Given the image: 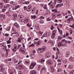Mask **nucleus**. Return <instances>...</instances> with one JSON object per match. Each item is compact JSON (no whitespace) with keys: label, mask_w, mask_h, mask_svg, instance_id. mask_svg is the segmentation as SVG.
<instances>
[{"label":"nucleus","mask_w":74,"mask_h":74,"mask_svg":"<svg viewBox=\"0 0 74 74\" xmlns=\"http://www.w3.org/2000/svg\"><path fill=\"white\" fill-rule=\"evenodd\" d=\"M41 69L40 70V73L42 74V73H45V71H46V69L45 68V67L42 66L41 65H38V70H40L41 69Z\"/></svg>","instance_id":"obj_1"},{"label":"nucleus","mask_w":74,"mask_h":74,"mask_svg":"<svg viewBox=\"0 0 74 74\" xmlns=\"http://www.w3.org/2000/svg\"><path fill=\"white\" fill-rule=\"evenodd\" d=\"M47 49V48L46 47L43 46L42 48H39L38 49V52L39 53L44 52V51H45Z\"/></svg>","instance_id":"obj_2"},{"label":"nucleus","mask_w":74,"mask_h":74,"mask_svg":"<svg viewBox=\"0 0 74 74\" xmlns=\"http://www.w3.org/2000/svg\"><path fill=\"white\" fill-rule=\"evenodd\" d=\"M56 33V30H55L53 31V32L52 33V34L51 36V37L52 39H54L55 37V35Z\"/></svg>","instance_id":"obj_3"},{"label":"nucleus","mask_w":74,"mask_h":74,"mask_svg":"<svg viewBox=\"0 0 74 74\" xmlns=\"http://www.w3.org/2000/svg\"><path fill=\"white\" fill-rule=\"evenodd\" d=\"M19 51L22 52H23V54H25V52H26V49L23 47H21L19 49Z\"/></svg>","instance_id":"obj_4"},{"label":"nucleus","mask_w":74,"mask_h":74,"mask_svg":"<svg viewBox=\"0 0 74 74\" xmlns=\"http://www.w3.org/2000/svg\"><path fill=\"white\" fill-rule=\"evenodd\" d=\"M32 5H29V6L27 8V11L28 12H30L32 11Z\"/></svg>","instance_id":"obj_5"},{"label":"nucleus","mask_w":74,"mask_h":74,"mask_svg":"<svg viewBox=\"0 0 74 74\" xmlns=\"http://www.w3.org/2000/svg\"><path fill=\"white\" fill-rule=\"evenodd\" d=\"M51 57V52H49L47 53V54L45 56V58H50Z\"/></svg>","instance_id":"obj_6"},{"label":"nucleus","mask_w":74,"mask_h":74,"mask_svg":"<svg viewBox=\"0 0 74 74\" xmlns=\"http://www.w3.org/2000/svg\"><path fill=\"white\" fill-rule=\"evenodd\" d=\"M35 65H36V63L34 62H32L30 66V68L31 69H32L35 66Z\"/></svg>","instance_id":"obj_7"},{"label":"nucleus","mask_w":74,"mask_h":74,"mask_svg":"<svg viewBox=\"0 0 74 74\" xmlns=\"http://www.w3.org/2000/svg\"><path fill=\"white\" fill-rule=\"evenodd\" d=\"M73 20V16H71V17L67 19V21L68 23H70V22L71 21H72Z\"/></svg>","instance_id":"obj_8"},{"label":"nucleus","mask_w":74,"mask_h":74,"mask_svg":"<svg viewBox=\"0 0 74 74\" xmlns=\"http://www.w3.org/2000/svg\"><path fill=\"white\" fill-rule=\"evenodd\" d=\"M62 6H63V3L61 4H58L57 5H56V8H59V7H62Z\"/></svg>","instance_id":"obj_9"},{"label":"nucleus","mask_w":74,"mask_h":74,"mask_svg":"<svg viewBox=\"0 0 74 74\" xmlns=\"http://www.w3.org/2000/svg\"><path fill=\"white\" fill-rule=\"evenodd\" d=\"M47 63L49 66H51V65L52 64V61H47Z\"/></svg>","instance_id":"obj_10"},{"label":"nucleus","mask_w":74,"mask_h":74,"mask_svg":"<svg viewBox=\"0 0 74 74\" xmlns=\"http://www.w3.org/2000/svg\"><path fill=\"white\" fill-rule=\"evenodd\" d=\"M50 69H51V71L52 73H53L54 71H55V70L54 69V67L52 66H50Z\"/></svg>","instance_id":"obj_11"},{"label":"nucleus","mask_w":74,"mask_h":74,"mask_svg":"<svg viewBox=\"0 0 74 74\" xmlns=\"http://www.w3.org/2000/svg\"><path fill=\"white\" fill-rule=\"evenodd\" d=\"M67 67L70 69H73V65L71 64L69 65Z\"/></svg>","instance_id":"obj_12"},{"label":"nucleus","mask_w":74,"mask_h":74,"mask_svg":"<svg viewBox=\"0 0 74 74\" xmlns=\"http://www.w3.org/2000/svg\"><path fill=\"white\" fill-rule=\"evenodd\" d=\"M0 71L1 72H3L4 71V69L3 68V66L2 65L0 66Z\"/></svg>","instance_id":"obj_13"},{"label":"nucleus","mask_w":74,"mask_h":74,"mask_svg":"<svg viewBox=\"0 0 74 74\" xmlns=\"http://www.w3.org/2000/svg\"><path fill=\"white\" fill-rule=\"evenodd\" d=\"M52 16L53 19L56 18V14L55 13H53L52 14Z\"/></svg>","instance_id":"obj_14"},{"label":"nucleus","mask_w":74,"mask_h":74,"mask_svg":"<svg viewBox=\"0 0 74 74\" xmlns=\"http://www.w3.org/2000/svg\"><path fill=\"white\" fill-rule=\"evenodd\" d=\"M74 60V58L72 57H70L69 58V60L71 62H73Z\"/></svg>","instance_id":"obj_15"},{"label":"nucleus","mask_w":74,"mask_h":74,"mask_svg":"<svg viewBox=\"0 0 74 74\" xmlns=\"http://www.w3.org/2000/svg\"><path fill=\"white\" fill-rule=\"evenodd\" d=\"M54 7H55V4L54 3H53L50 5V8L51 9H53Z\"/></svg>","instance_id":"obj_16"},{"label":"nucleus","mask_w":74,"mask_h":74,"mask_svg":"<svg viewBox=\"0 0 74 74\" xmlns=\"http://www.w3.org/2000/svg\"><path fill=\"white\" fill-rule=\"evenodd\" d=\"M24 68H25V67H24V66L23 65H21L19 66V69H20V70H23Z\"/></svg>","instance_id":"obj_17"},{"label":"nucleus","mask_w":74,"mask_h":74,"mask_svg":"<svg viewBox=\"0 0 74 74\" xmlns=\"http://www.w3.org/2000/svg\"><path fill=\"white\" fill-rule=\"evenodd\" d=\"M31 74H35L36 73V71L35 70H32L31 71Z\"/></svg>","instance_id":"obj_18"},{"label":"nucleus","mask_w":74,"mask_h":74,"mask_svg":"<svg viewBox=\"0 0 74 74\" xmlns=\"http://www.w3.org/2000/svg\"><path fill=\"white\" fill-rule=\"evenodd\" d=\"M64 45H63V43L62 42H60L59 43V45H58V46L59 47H61V46H64Z\"/></svg>","instance_id":"obj_19"},{"label":"nucleus","mask_w":74,"mask_h":74,"mask_svg":"<svg viewBox=\"0 0 74 74\" xmlns=\"http://www.w3.org/2000/svg\"><path fill=\"white\" fill-rule=\"evenodd\" d=\"M45 62V60L44 59H42V60H39V62L40 63H44Z\"/></svg>","instance_id":"obj_20"},{"label":"nucleus","mask_w":74,"mask_h":74,"mask_svg":"<svg viewBox=\"0 0 74 74\" xmlns=\"http://www.w3.org/2000/svg\"><path fill=\"white\" fill-rule=\"evenodd\" d=\"M31 17L32 19H36V15L31 16Z\"/></svg>","instance_id":"obj_21"},{"label":"nucleus","mask_w":74,"mask_h":74,"mask_svg":"<svg viewBox=\"0 0 74 74\" xmlns=\"http://www.w3.org/2000/svg\"><path fill=\"white\" fill-rule=\"evenodd\" d=\"M14 25L15 26H16L17 28H19V25L16 23H15Z\"/></svg>","instance_id":"obj_22"},{"label":"nucleus","mask_w":74,"mask_h":74,"mask_svg":"<svg viewBox=\"0 0 74 74\" xmlns=\"http://www.w3.org/2000/svg\"><path fill=\"white\" fill-rule=\"evenodd\" d=\"M24 22L25 23H27V22H28V19H26L25 20H24Z\"/></svg>","instance_id":"obj_23"},{"label":"nucleus","mask_w":74,"mask_h":74,"mask_svg":"<svg viewBox=\"0 0 74 74\" xmlns=\"http://www.w3.org/2000/svg\"><path fill=\"white\" fill-rule=\"evenodd\" d=\"M13 16H14V18H15V19H16V18L18 16V15H17V14H14L13 15Z\"/></svg>","instance_id":"obj_24"},{"label":"nucleus","mask_w":74,"mask_h":74,"mask_svg":"<svg viewBox=\"0 0 74 74\" xmlns=\"http://www.w3.org/2000/svg\"><path fill=\"white\" fill-rule=\"evenodd\" d=\"M47 32H46V33H45V34H43L42 36V37H47Z\"/></svg>","instance_id":"obj_25"},{"label":"nucleus","mask_w":74,"mask_h":74,"mask_svg":"<svg viewBox=\"0 0 74 74\" xmlns=\"http://www.w3.org/2000/svg\"><path fill=\"white\" fill-rule=\"evenodd\" d=\"M52 12H58V11L56 9H53L52 10Z\"/></svg>","instance_id":"obj_26"},{"label":"nucleus","mask_w":74,"mask_h":74,"mask_svg":"<svg viewBox=\"0 0 74 74\" xmlns=\"http://www.w3.org/2000/svg\"><path fill=\"white\" fill-rule=\"evenodd\" d=\"M6 30H7V31H9L10 30V27H7V28L6 29Z\"/></svg>","instance_id":"obj_27"},{"label":"nucleus","mask_w":74,"mask_h":74,"mask_svg":"<svg viewBox=\"0 0 74 74\" xmlns=\"http://www.w3.org/2000/svg\"><path fill=\"white\" fill-rule=\"evenodd\" d=\"M40 45V41H38L37 42V46H39Z\"/></svg>","instance_id":"obj_28"},{"label":"nucleus","mask_w":74,"mask_h":74,"mask_svg":"<svg viewBox=\"0 0 74 74\" xmlns=\"http://www.w3.org/2000/svg\"><path fill=\"white\" fill-rule=\"evenodd\" d=\"M43 8L44 9V10H47L48 8H47V5H46L45 6H44Z\"/></svg>","instance_id":"obj_29"},{"label":"nucleus","mask_w":74,"mask_h":74,"mask_svg":"<svg viewBox=\"0 0 74 74\" xmlns=\"http://www.w3.org/2000/svg\"><path fill=\"white\" fill-rule=\"evenodd\" d=\"M42 32L41 33V31H40L39 32L38 34L39 36H41L42 35Z\"/></svg>","instance_id":"obj_30"},{"label":"nucleus","mask_w":74,"mask_h":74,"mask_svg":"<svg viewBox=\"0 0 74 74\" xmlns=\"http://www.w3.org/2000/svg\"><path fill=\"white\" fill-rule=\"evenodd\" d=\"M21 39L19 38H18L17 39V42H21Z\"/></svg>","instance_id":"obj_31"},{"label":"nucleus","mask_w":74,"mask_h":74,"mask_svg":"<svg viewBox=\"0 0 74 74\" xmlns=\"http://www.w3.org/2000/svg\"><path fill=\"white\" fill-rule=\"evenodd\" d=\"M44 22L42 20H40V23H44Z\"/></svg>","instance_id":"obj_32"},{"label":"nucleus","mask_w":74,"mask_h":74,"mask_svg":"<svg viewBox=\"0 0 74 74\" xmlns=\"http://www.w3.org/2000/svg\"><path fill=\"white\" fill-rule=\"evenodd\" d=\"M7 44H10V43L11 42V41L9 40H8L7 41Z\"/></svg>","instance_id":"obj_33"},{"label":"nucleus","mask_w":74,"mask_h":74,"mask_svg":"<svg viewBox=\"0 0 74 74\" xmlns=\"http://www.w3.org/2000/svg\"><path fill=\"white\" fill-rule=\"evenodd\" d=\"M64 63H67V59H65L64 61H63Z\"/></svg>","instance_id":"obj_34"},{"label":"nucleus","mask_w":74,"mask_h":74,"mask_svg":"<svg viewBox=\"0 0 74 74\" xmlns=\"http://www.w3.org/2000/svg\"><path fill=\"white\" fill-rule=\"evenodd\" d=\"M19 7H20L19 5H17L15 8H14L13 9L14 10H16L17 8H19Z\"/></svg>","instance_id":"obj_35"},{"label":"nucleus","mask_w":74,"mask_h":74,"mask_svg":"<svg viewBox=\"0 0 74 74\" xmlns=\"http://www.w3.org/2000/svg\"><path fill=\"white\" fill-rule=\"evenodd\" d=\"M51 4H53V2H52V1H51L50 3H48V5H51Z\"/></svg>","instance_id":"obj_36"},{"label":"nucleus","mask_w":74,"mask_h":74,"mask_svg":"<svg viewBox=\"0 0 74 74\" xmlns=\"http://www.w3.org/2000/svg\"><path fill=\"white\" fill-rule=\"evenodd\" d=\"M58 3H61V2H62L63 1V0H58Z\"/></svg>","instance_id":"obj_37"},{"label":"nucleus","mask_w":74,"mask_h":74,"mask_svg":"<svg viewBox=\"0 0 74 74\" xmlns=\"http://www.w3.org/2000/svg\"><path fill=\"white\" fill-rule=\"evenodd\" d=\"M40 19H45V17L43 16H40Z\"/></svg>","instance_id":"obj_38"},{"label":"nucleus","mask_w":74,"mask_h":74,"mask_svg":"<svg viewBox=\"0 0 74 74\" xmlns=\"http://www.w3.org/2000/svg\"><path fill=\"white\" fill-rule=\"evenodd\" d=\"M14 26L12 27V31L13 32H16V30L15 28H14Z\"/></svg>","instance_id":"obj_39"},{"label":"nucleus","mask_w":74,"mask_h":74,"mask_svg":"<svg viewBox=\"0 0 74 74\" xmlns=\"http://www.w3.org/2000/svg\"><path fill=\"white\" fill-rule=\"evenodd\" d=\"M34 44H32L30 45L29 46V47H34Z\"/></svg>","instance_id":"obj_40"},{"label":"nucleus","mask_w":74,"mask_h":74,"mask_svg":"<svg viewBox=\"0 0 74 74\" xmlns=\"http://www.w3.org/2000/svg\"><path fill=\"white\" fill-rule=\"evenodd\" d=\"M69 55H70V53H69V52H68L66 53V56H69Z\"/></svg>","instance_id":"obj_41"},{"label":"nucleus","mask_w":74,"mask_h":74,"mask_svg":"<svg viewBox=\"0 0 74 74\" xmlns=\"http://www.w3.org/2000/svg\"><path fill=\"white\" fill-rule=\"evenodd\" d=\"M3 5H4V3H0V5H1V7H4V6H3Z\"/></svg>","instance_id":"obj_42"},{"label":"nucleus","mask_w":74,"mask_h":74,"mask_svg":"<svg viewBox=\"0 0 74 74\" xmlns=\"http://www.w3.org/2000/svg\"><path fill=\"white\" fill-rule=\"evenodd\" d=\"M2 18L3 19H4L5 18V15H2Z\"/></svg>","instance_id":"obj_43"},{"label":"nucleus","mask_w":74,"mask_h":74,"mask_svg":"<svg viewBox=\"0 0 74 74\" xmlns=\"http://www.w3.org/2000/svg\"><path fill=\"white\" fill-rule=\"evenodd\" d=\"M67 14V13L62 12V14L63 16H65Z\"/></svg>","instance_id":"obj_44"},{"label":"nucleus","mask_w":74,"mask_h":74,"mask_svg":"<svg viewBox=\"0 0 74 74\" xmlns=\"http://www.w3.org/2000/svg\"><path fill=\"white\" fill-rule=\"evenodd\" d=\"M5 56L6 57L8 56V52H6L5 54Z\"/></svg>","instance_id":"obj_45"},{"label":"nucleus","mask_w":74,"mask_h":74,"mask_svg":"<svg viewBox=\"0 0 74 74\" xmlns=\"http://www.w3.org/2000/svg\"><path fill=\"white\" fill-rule=\"evenodd\" d=\"M7 15L8 16H10V13L8 12H6V13Z\"/></svg>","instance_id":"obj_46"},{"label":"nucleus","mask_w":74,"mask_h":74,"mask_svg":"<svg viewBox=\"0 0 74 74\" xmlns=\"http://www.w3.org/2000/svg\"><path fill=\"white\" fill-rule=\"evenodd\" d=\"M18 62V60H15L14 61V64L16 63H17Z\"/></svg>","instance_id":"obj_47"},{"label":"nucleus","mask_w":74,"mask_h":74,"mask_svg":"<svg viewBox=\"0 0 74 74\" xmlns=\"http://www.w3.org/2000/svg\"><path fill=\"white\" fill-rule=\"evenodd\" d=\"M71 27H72L73 29H74V23L72 25H71Z\"/></svg>","instance_id":"obj_48"},{"label":"nucleus","mask_w":74,"mask_h":74,"mask_svg":"<svg viewBox=\"0 0 74 74\" xmlns=\"http://www.w3.org/2000/svg\"><path fill=\"white\" fill-rule=\"evenodd\" d=\"M19 22H22L23 21H24V19H20L19 20Z\"/></svg>","instance_id":"obj_49"},{"label":"nucleus","mask_w":74,"mask_h":74,"mask_svg":"<svg viewBox=\"0 0 74 74\" xmlns=\"http://www.w3.org/2000/svg\"><path fill=\"white\" fill-rule=\"evenodd\" d=\"M16 49H16L14 48V49L13 50L14 52H15V51H16Z\"/></svg>","instance_id":"obj_50"},{"label":"nucleus","mask_w":74,"mask_h":74,"mask_svg":"<svg viewBox=\"0 0 74 74\" xmlns=\"http://www.w3.org/2000/svg\"><path fill=\"white\" fill-rule=\"evenodd\" d=\"M3 49H7V47H6V46H4L3 47Z\"/></svg>","instance_id":"obj_51"},{"label":"nucleus","mask_w":74,"mask_h":74,"mask_svg":"<svg viewBox=\"0 0 74 74\" xmlns=\"http://www.w3.org/2000/svg\"><path fill=\"white\" fill-rule=\"evenodd\" d=\"M70 32L71 34H72V33H73L74 32V31H72V30H70Z\"/></svg>","instance_id":"obj_52"},{"label":"nucleus","mask_w":74,"mask_h":74,"mask_svg":"<svg viewBox=\"0 0 74 74\" xmlns=\"http://www.w3.org/2000/svg\"><path fill=\"white\" fill-rule=\"evenodd\" d=\"M23 40V38L22 37V35L20 36V39Z\"/></svg>","instance_id":"obj_53"},{"label":"nucleus","mask_w":74,"mask_h":74,"mask_svg":"<svg viewBox=\"0 0 74 74\" xmlns=\"http://www.w3.org/2000/svg\"><path fill=\"white\" fill-rule=\"evenodd\" d=\"M18 74H22V72L21 71H20L18 72Z\"/></svg>","instance_id":"obj_54"},{"label":"nucleus","mask_w":74,"mask_h":74,"mask_svg":"<svg viewBox=\"0 0 74 74\" xmlns=\"http://www.w3.org/2000/svg\"><path fill=\"white\" fill-rule=\"evenodd\" d=\"M59 27H62V26H63V25L62 24H59Z\"/></svg>","instance_id":"obj_55"},{"label":"nucleus","mask_w":74,"mask_h":74,"mask_svg":"<svg viewBox=\"0 0 74 74\" xmlns=\"http://www.w3.org/2000/svg\"><path fill=\"white\" fill-rule=\"evenodd\" d=\"M14 48H16V49H17V45H14Z\"/></svg>","instance_id":"obj_56"},{"label":"nucleus","mask_w":74,"mask_h":74,"mask_svg":"<svg viewBox=\"0 0 74 74\" xmlns=\"http://www.w3.org/2000/svg\"><path fill=\"white\" fill-rule=\"evenodd\" d=\"M59 32H60V34H62V33H63V32L61 30Z\"/></svg>","instance_id":"obj_57"},{"label":"nucleus","mask_w":74,"mask_h":74,"mask_svg":"<svg viewBox=\"0 0 74 74\" xmlns=\"http://www.w3.org/2000/svg\"><path fill=\"white\" fill-rule=\"evenodd\" d=\"M18 33L17 32H15L12 34H18Z\"/></svg>","instance_id":"obj_58"},{"label":"nucleus","mask_w":74,"mask_h":74,"mask_svg":"<svg viewBox=\"0 0 74 74\" xmlns=\"http://www.w3.org/2000/svg\"><path fill=\"white\" fill-rule=\"evenodd\" d=\"M2 12H5V10H4V9H2Z\"/></svg>","instance_id":"obj_59"},{"label":"nucleus","mask_w":74,"mask_h":74,"mask_svg":"<svg viewBox=\"0 0 74 74\" xmlns=\"http://www.w3.org/2000/svg\"><path fill=\"white\" fill-rule=\"evenodd\" d=\"M5 36H6V37H8V36H9V34H7V33H6L5 34Z\"/></svg>","instance_id":"obj_60"},{"label":"nucleus","mask_w":74,"mask_h":74,"mask_svg":"<svg viewBox=\"0 0 74 74\" xmlns=\"http://www.w3.org/2000/svg\"><path fill=\"white\" fill-rule=\"evenodd\" d=\"M3 17V14H0V18H2Z\"/></svg>","instance_id":"obj_61"},{"label":"nucleus","mask_w":74,"mask_h":74,"mask_svg":"<svg viewBox=\"0 0 74 74\" xmlns=\"http://www.w3.org/2000/svg\"><path fill=\"white\" fill-rule=\"evenodd\" d=\"M57 29H58L59 32H60L61 31L60 28H59V27H57Z\"/></svg>","instance_id":"obj_62"},{"label":"nucleus","mask_w":74,"mask_h":74,"mask_svg":"<svg viewBox=\"0 0 74 74\" xmlns=\"http://www.w3.org/2000/svg\"><path fill=\"white\" fill-rule=\"evenodd\" d=\"M47 21H51V20H50L49 18H48L47 19Z\"/></svg>","instance_id":"obj_63"},{"label":"nucleus","mask_w":74,"mask_h":74,"mask_svg":"<svg viewBox=\"0 0 74 74\" xmlns=\"http://www.w3.org/2000/svg\"><path fill=\"white\" fill-rule=\"evenodd\" d=\"M4 2L5 3H8V0H5L4 1Z\"/></svg>","instance_id":"obj_64"}]
</instances>
